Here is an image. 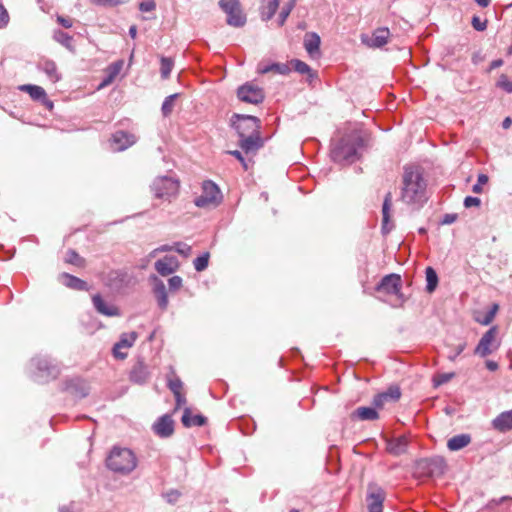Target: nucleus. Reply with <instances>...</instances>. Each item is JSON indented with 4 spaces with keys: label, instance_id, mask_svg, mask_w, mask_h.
I'll return each mask as SVG.
<instances>
[{
    "label": "nucleus",
    "instance_id": "obj_16",
    "mask_svg": "<svg viewBox=\"0 0 512 512\" xmlns=\"http://www.w3.org/2000/svg\"><path fill=\"white\" fill-rule=\"evenodd\" d=\"M379 410L373 407H358L351 414L350 418L352 421H374L379 419Z\"/></svg>",
    "mask_w": 512,
    "mask_h": 512
},
{
    "label": "nucleus",
    "instance_id": "obj_37",
    "mask_svg": "<svg viewBox=\"0 0 512 512\" xmlns=\"http://www.w3.org/2000/svg\"><path fill=\"white\" fill-rule=\"evenodd\" d=\"M19 90L22 92L29 93L30 96H37V97L46 96L45 90L42 87L37 86V85H22V86H19Z\"/></svg>",
    "mask_w": 512,
    "mask_h": 512
},
{
    "label": "nucleus",
    "instance_id": "obj_27",
    "mask_svg": "<svg viewBox=\"0 0 512 512\" xmlns=\"http://www.w3.org/2000/svg\"><path fill=\"white\" fill-rule=\"evenodd\" d=\"M279 7V0H262L260 8L261 18L264 21L270 20Z\"/></svg>",
    "mask_w": 512,
    "mask_h": 512
},
{
    "label": "nucleus",
    "instance_id": "obj_26",
    "mask_svg": "<svg viewBox=\"0 0 512 512\" xmlns=\"http://www.w3.org/2000/svg\"><path fill=\"white\" fill-rule=\"evenodd\" d=\"M471 443V436L469 434H459L450 438L447 442V447L450 451H458Z\"/></svg>",
    "mask_w": 512,
    "mask_h": 512
},
{
    "label": "nucleus",
    "instance_id": "obj_49",
    "mask_svg": "<svg viewBox=\"0 0 512 512\" xmlns=\"http://www.w3.org/2000/svg\"><path fill=\"white\" fill-rule=\"evenodd\" d=\"M471 24L476 31H484L487 28V20H481L478 16H473Z\"/></svg>",
    "mask_w": 512,
    "mask_h": 512
},
{
    "label": "nucleus",
    "instance_id": "obj_52",
    "mask_svg": "<svg viewBox=\"0 0 512 512\" xmlns=\"http://www.w3.org/2000/svg\"><path fill=\"white\" fill-rule=\"evenodd\" d=\"M257 72L259 74L273 73V63L260 62L257 66Z\"/></svg>",
    "mask_w": 512,
    "mask_h": 512
},
{
    "label": "nucleus",
    "instance_id": "obj_39",
    "mask_svg": "<svg viewBox=\"0 0 512 512\" xmlns=\"http://www.w3.org/2000/svg\"><path fill=\"white\" fill-rule=\"evenodd\" d=\"M209 257L210 254L208 252L197 257L193 262L195 270L198 272L204 271L208 267Z\"/></svg>",
    "mask_w": 512,
    "mask_h": 512
},
{
    "label": "nucleus",
    "instance_id": "obj_56",
    "mask_svg": "<svg viewBox=\"0 0 512 512\" xmlns=\"http://www.w3.org/2000/svg\"><path fill=\"white\" fill-rule=\"evenodd\" d=\"M173 395H174L175 401H176V406H175L176 410L186 404V397L183 392H181L179 394H173Z\"/></svg>",
    "mask_w": 512,
    "mask_h": 512
},
{
    "label": "nucleus",
    "instance_id": "obj_48",
    "mask_svg": "<svg viewBox=\"0 0 512 512\" xmlns=\"http://www.w3.org/2000/svg\"><path fill=\"white\" fill-rule=\"evenodd\" d=\"M169 290L177 291L183 285V280L180 276H173L168 280Z\"/></svg>",
    "mask_w": 512,
    "mask_h": 512
},
{
    "label": "nucleus",
    "instance_id": "obj_4",
    "mask_svg": "<svg viewBox=\"0 0 512 512\" xmlns=\"http://www.w3.org/2000/svg\"><path fill=\"white\" fill-rule=\"evenodd\" d=\"M107 467L119 474H129L137 466V457L128 448L113 447L107 460Z\"/></svg>",
    "mask_w": 512,
    "mask_h": 512
},
{
    "label": "nucleus",
    "instance_id": "obj_38",
    "mask_svg": "<svg viewBox=\"0 0 512 512\" xmlns=\"http://www.w3.org/2000/svg\"><path fill=\"white\" fill-rule=\"evenodd\" d=\"M290 65L291 67L298 73L300 74H307L309 76H311V68L309 67V65H307L305 62L301 61V60H298V59H293L291 60L290 62Z\"/></svg>",
    "mask_w": 512,
    "mask_h": 512
},
{
    "label": "nucleus",
    "instance_id": "obj_21",
    "mask_svg": "<svg viewBox=\"0 0 512 512\" xmlns=\"http://www.w3.org/2000/svg\"><path fill=\"white\" fill-rule=\"evenodd\" d=\"M182 424L187 427L203 426L206 424L207 419L201 414L193 415L190 408H185L181 418Z\"/></svg>",
    "mask_w": 512,
    "mask_h": 512
},
{
    "label": "nucleus",
    "instance_id": "obj_55",
    "mask_svg": "<svg viewBox=\"0 0 512 512\" xmlns=\"http://www.w3.org/2000/svg\"><path fill=\"white\" fill-rule=\"evenodd\" d=\"M9 21V15L6 9L0 5V28H3L7 25Z\"/></svg>",
    "mask_w": 512,
    "mask_h": 512
},
{
    "label": "nucleus",
    "instance_id": "obj_51",
    "mask_svg": "<svg viewBox=\"0 0 512 512\" xmlns=\"http://www.w3.org/2000/svg\"><path fill=\"white\" fill-rule=\"evenodd\" d=\"M174 99L175 98H168L165 100V102L162 105V112L164 116H168L173 108H174Z\"/></svg>",
    "mask_w": 512,
    "mask_h": 512
},
{
    "label": "nucleus",
    "instance_id": "obj_13",
    "mask_svg": "<svg viewBox=\"0 0 512 512\" xmlns=\"http://www.w3.org/2000/svg\"><path fill=\"white\" fill-rule=\"evenodd\" d=\"M377 291L388 294H399L401 290V277L398 274L386 275L376 287Z\"/></svg>",
    "mask_w": 512,
    "mask_h": 512
},
{
    "label": "nucleus",
    "instance_id": "obj_50",
    "mask_svg": "<svg viewBox=\"0 0 512 512\" xmlns=\"http://www.w3.org/2000/svg\"><path fill=\"white\" fill-rule=\"evenodd\" d=\"M488 182V176L485 174H480L478 176L477 183L473 186L472 190L474 193L482 192V185H485Z\"/></svg>",
    "mask_w": 512,
    "mask_h": 512
},
{
    "label": "nucleus",
    "instance_id": "obj_14",
    "mask_svg": "<svg viewBox=\"0 0 512 512\" xmlns=\"http://www.w3.org/2000/svg\"><path fill=\"white\" fill-rule=\"evenodd\" d=\"M179 262L176 257L166 256L155 262L156 271L162 275L167 276L178 270Z\"/></svg>",
    "mask_w": 512,
    "mask_h": 512
},
{
    "label": "nucleus",
    "instance_id": "obj_47",
    "mask_svg": "<svg viewBox=\"0 0 512 512\" xmlns=\"http://www.w3.org/2000/svg\"><path fill=\"white\" fill-rule=\"evenodd\" d=\"M156 9L155 0H143L139 3V10L141 12H152Z\"/></svg>",
    "mask_w": 512,
    "mask_h": 512
},
{
    "label": "nucleus",
    "instance_id": "obj_8",
    "mask_svg": "<svg viewBox=\"0 0 512 512\" xmlns=\"http://www.w3.org/2000/svg\"><path fill=\"white\" fill-rule=\"evenodd\" d=\"M498 327L492 326L484 333L478 345L475 348V354L486 357L499 347L497 343Z\"/></svg>",
    "mask_w": 512,
    "mask_h": 512
},
{
    "label": "nucleus",
    "instance_id": "obj_6",
    "mask_svg": "<svg viewBox=\"0 0 512 512\" xmlns=\"http://www.w3.org/2000/svg\"><path fill=\"white\" fill-rule=\"evenodd\" d=\"M223 201V194L216 183L204 180L201 183V194L194 199L196 207L201 209L215 208Z\"/></svg>",
    "mask_w": 512,
    "mask_h": 512
},
{
    "label": "nucleus",
    "instance_id": "obj_31",
    "mask_svg": "<svg viewBox=\"0 0 512 512\" xmlns=\"http://www.w3.org/2000/svg\"><path fill=\"white\" fill-rule=\"evenodd\" d=\"M40 68L52 82H56L59 79L57 67L53 61L46 60L42 62Z\"/></svg>",
    "mask_w": 512,
    "mask_h": 512
},
{
    "label": "nucleus",
    "instance_id": "obj_40",
    "mask_svg": "<svg viewBox=\"0 0 512 512\" xmlns=\"http://www.w3.org/2000/svg\"><path fill=\"white\" fill-rule=\"evenodd\" d=\"M168 387L173 394L183 392V382L176 376L168 379Z\"/></svg>",
    "mask_w": 512,
    "mask_h": 512
},
{
    "label": "nucleus",
    "instance_id": "obj_5",
    "mask_svg": "<svg viewBox=\"0 0 512 512\" xmlns=\"http://www.w3.org/2000/svg\"><path fill=\"white\" fill-rule=\"evenodd\" d=\"M180 180L168 176L157 177L152 185L151 191L156 199L171 202L172 199L178 197L180 193Z\"/></svg>",
    "mask_w": 512,
    "mask_h": 512
},
{
    "label": "nucleus",
    "instance_id": "obj_9",
    "mask_svg": "<svg viewBox=\"0 0 512 512\" xmlns=\"http://www.w3.org/2000/svg\"><path fill=\"white\" fill-rule=\"evenodd\" d=\"M385 498L386 493L383 488L376 484H369L366 495L368 512H383Z\"/></svg>",
    "mask_w": 512,
    "mask_h": 512
},
{
    "label": "nucleus",
    "instance_id": "obj_20",
    "mask_svg": "<svg viewBox=\"0 0 512 512\" xmlns=\"http://www.w3.org/2000/svg\"><path fill=\"white\" fill-rule=\"evenodd\" d=\"M408 439L404 436H400L395 439H391L387 442V451L394 455L399 456L407 451Z\"/></svg>",
    "mask_w": 512,
    "mask_h": 512
},
{
    "label": "nucleus",
    "instance_id": "obj_15",
    "mask_svg": "<svg viewBox=\"0 0 512 512\" xmlns=\"http://www.w3.org/2000/svg\"><path fill=\"white\" fill-rule=\"evenodd\" d=\"M58 280L67 288L77 291H88L89 287L87 283L69 273H61L58 276Z\"/></svg>",
    "mask_w": 512,
    "mask_h": 512
},
{
    "label": "nucleus",
    "instance_id": "obj_10",
    "mask_svg": "<svg viewBox=\"0 0 512 512\" xmlns=\"http://www.w3.org/2000/svg\"><path fill=\"white\" fill-rule=\"evenodd\" d=\"M418 466L424 470L429 476H441L444 474L447 464L444 458L435 457L431 459L421 460Z\"/></svg>",
    "mask_w": 512,
    "mask_h": 512
},
{
    "label": "nucleus",
    "instance_id": "obj_62",
    "mask_svg": "<svg viewBox=\"0 0 512 512\" xmlns=\"http://www.w3.org/2000/svg\"><path fill=\"white\" fill-rule=\"evenodd\" d=\"M486 367L490 371H496L498 369V364L495 361L488 360V361H486Z\"/></svg>",
    "mask_w": 512,
    "mask_h": 512
},
{
    "label": "nucleus",
    "instance_id": "obj_60",
    "mask_svg": "<svg viewBox=\"0 0 512 512\" xmlns=\"http://www.w3.org/2000/svg\"><path fill=\"white\" fill-rule=\"evenodd\" d=\"M121 349L122 348L121 347H117L116 344L114 345L113 354H114L115 358H117V359H125L127 357V354L126 353H122Z\"/></svg>",
    "mask_w": 512,
    "mask_h": 512
},
{
    "label": "nucleus",
    "instance_id": "obj_53",
    "mask_svg": "<svg viewBox=\"0 0 512 512\" xmlns=\"http://www.w3.org/2000/svg\"><path fill=\"white\" fill-rule=\"evenodd\" d=\"M290 71V67L286 64L273 63V73L275 74H287Z\"/></svg>",
    "mask_w": 512,
    "mask_h": 512
},
{
    "label": "nucleus",
    "instance_id": "obj_58",
    "mask_svg": "<svg viewBox=\"0 0 512 512\" xmlns=\"http://www.w3.org/2000/svg\"><path fill=\"white\" fill-rule=\"evenodd\" d=\"M229 154L233 155L236 159H238L241 162V164L245 170L248 169V163L246 162V160L244 159V157L242 156V153L240 151H238V150L230 151Z\"/></svg>",
    "mask_w": 512,
    "mask_h": 512
},
{
    "label": "nucleus",
    "instance_id": "obj_12",
    "mask_svg": "<svg viewBox=\"0 0 512 512\" xmlns=\"http://www.w3.org/2000/svg\"><path fill=\"white\" fill-rule=\"evenodd\" d=\"M135 143L136 136L125 131H117L111 138V145L115 151H123Z\"/></svg>",
    "mask_w": 512,
    "mask_h": 512
},
{
    "label": "nucleus",
    "instance_id": "obj_18",
    "mask_svg": "<svg viewBox=\"0 0 512 512\" xmlns=\"http://www.w3.org/2000/svg\"><path fill=\"white\" fill-rule=\"evenodd\" d=\"M320 44L321 40L318 34L316 33H307L304 38V47L307 53L315 58L320 55Z\"/></svg>",
    "mask_w": 512,
    "mask_h": 512
},
{
    "label": "nucleus",
    "instance_id": "obj_3",
    "mask_svg": "<svg viewBox=\"0 0 512 512\" xmlns=\"http://www.w3.org/2000/svg\"><path fill=\"white\" fill-rule=\"evenodd\" d=\"M364 145L361 131L357 128L345 133L331 150L335 162H353L357 158V149Z\"/></svg>",
    "mask_w": 512,
    "mask_h": 512
},
{
    "label": "nucleus",
    "instance_id": "obj_34",
    "mask_svg": "<svg viewBox=\"0 0 512 512\" xmlns=\"http://www.w3.org/2000/svg\"><path fill=\"white\" fill-rule=\"evenodd\" d=\"M498 310H499V305L497 303H494L491 306V309L482 318H476V321L478 323H480L481 325L487 326L490 323H492Z\"/></svg>",
    "mask_w": 512,
    "mask_h": 512
},
{
    "label": "nucleus",
    "instance_id": "obj_23",
    "mask_svg": "<svg viewBox=\"0 0 512 512\" xmlns=\"http://www.w3.org/2000/svg\"><path fill=\"white\" fill-rule=\"evenodd\" d=\"M389 36H390V31L388 28H378L373 32V34L367 44L370 47L380 48V47L384 46L385 44H387Z\"/></svg>",
    "mask_w": 512,
    "mask_h": 512
},
{
    "label": "nucleus",
    "instance_id": "obj_35",
    "mask_svg": "<svg viewBox=\"0 0 512 512\" xmlns=\"http://www.w3.org/2000/svg\"><path fill=\"white\" fill-rule=\"evenodd\" d=\"M160 73L162 78L167 79L174 66V61L169 57H161Z\"/></svg>",
    "mask_w": 512,
    "mask_h": 512
},
{
    "label": "nucleus",
    "instance_id": "obj_24",
    "mask_svg": "<svg viewBox=\"0 0 512 512\" xmlns=\"http://www.w3.org/2000/svg\"><path fill=\"white\" fill-rule=\"evenodd\" d=\"M92 301L95 309L105 316H116L118 315V309L115 306L107 305L99 294L92 297Z\"/></svg>",
    "mask_w": 512,
    "mask_h": 512
},
{
    "label": "nucleus",
    "instance_id": "obj_32",
    "mask_svg": "<svg viewBox=\"0 0 512 512\" xmlns=\"http://www.w3.org/2000/svg\"><path fill=\"white\" fill-rule=\"evenodd\" d=\"M425 274H426V281H427L426 290L429 293H431L436 289V287L438 285V276H437L436 271L432 267H427Z\"/></svg>",
    "mask_w": 512,
    "mask_h": 512
},
{
    "label": "nucleus",
    "instance_id": "obj_63",
    "mask_svg": "<svg viewBox=\"0 0 512 512\" xmlns=\"http://www.w3.org/2000/svg\"><path fill=\"white\" fill-rule=\"evenodd\" d=\"M480 7L486 8L490 5L491 0H474Z\"/></svg>",
    "mask_w": 512,
    "mask_h": 512
},
{
    "label": "nucleus",
    "instance_id": "obj_7",
    "mask_svg": "<svg viewBox=\"0 0 512 512\" xmlns=\"http://www.w3.org/2000/svg\"><path fill=\"white\" fill-rule=\"evenodd\" d=\"M219 6L227 14V24L242 27L246 23V15L242 12L239 0H220Z\"/></svg>",
    "mask_w": 512,
    "mask_h": 512
},
{
    "label": "nucleus",
    "instance_id": "obj_57",
    "mask_svg": "<svg viewBox=\"0 0 512 512\" xmlns=\"http://www.w3.org/2000/svg\"><path fill=\"white\" fill-rule=\"evenodd\" d=\"M57 22L64 28H71L73 25V20L69 17L58 16Z\"/></svg>",
    "mask_w": 512,
    "mask_h": 512
},
{
    "label": "nucleus",
    "instance_id": "obj_43",
    "mask_svg": "<svg viewBox=\"0 0 512 512\" xmlns=\"http://www.w3.org/2000/svg\"><path fill=\"white\" fill-rule=\"evenodd\" d=\"M454 376H455V373H453V372L437 374L433 378L434 386L438 387L440 385H443V384L449 382L452 378H454Z\"/></svg>",
    "mask_w": 512,
    "mask_h": 512
},
{
    "label": "nucleus",
    "instance_id": "obj_29",
    "mask_svg": "<svg viewBox=\"0 0 512 512\" xmlns=\"http://www.w3.org/2000/svg\"><path fill=\"white\" fill-rule=\"evenodd\" d=\"M391 205H392V194H391V192H388L385 196V199L383 202V207H382V215H383L382 229L385 232H389L391 229L390 227H388L389 222H390Z\"/></svg>",
    "mask_w": 512,
    "mask_h": 512
},
{
    "label": "nucleus",
    "instance_id": "obj_44",
    "mask_svg": "<svg viewBox=\"0 0 512 512\" xmlns=\"http://www.w3.org/2000/svg\"><path fill=\"white\" fill-rule=\"evenodd\" d=\"M174 250L184 257H189L191 255L192 248L185 243L177 242L174 245Z\"/></svg>",
    "mask_w": 512,
    "mask_h": 512
},
{
    "label": "nucleus",
    "instance_id": "obj_19",
    "mask_svg": "<svg viewBox=\"0 0 512 512\" xmlns=\"http://www.w3.org/2000/svg\"><path fill=\"white\" fill-rule=\"evenodd\" d=\"M124 66L123 60H118L110 64L105 70V76L100 83L99 87H104L111 84L115 78L120 74Z\"/></svg>",
    "mask_w": 512,
    "mask_h": 512
},
{
    "label": "nucleus",
    "instance_id": "obj_36",
    "mask_svg": "<svg viewBox=\"0 0 512 512\" xmlns=\"http://www.w3.org/2000/svg\"><path fill=\"white\" fill-rule=\"evenodd\" d=\"M137 339V333L131 332L129 334H122L119 342L116 343L117 347L131 348Z\"/></svg>",
    "mask_w": 512,
    "mask_h": 512
},
{
    "label": "nucleus",
    "instance_id": "obj_46",
    "mask_svg": "<svg viewBox=\"0 0 512 512\" xmlns=\"http://www.w3.org/2000/svg\"><path fill=\"white\" fill-rule=\"evenodd\" d=\"M55 39L66 47H69L72 41V37L61 30L55 32Z\"/></svg>",
    "mask_w": 512,
    "mask_h": 512
},
{
    "label": "nucleus",
    "instance_id": "obj_54",
    "mask_svg": "<svg viewBox=\"0 0 512 512\" xmlns=\"http://www.w3.org/2000/svg\"><path fill=\"white\" fill-rule=\"evenodd\" d=\"M481 201L477 197L468 196L464 200V205L466 208L470 207H478L480 205Z\"/></svg>",
    "mask_w": 512,
    "mask_h": 512
},
{
    "label": "nucleus",
    "instance_id": "obj_61",
    "mask_svg": "<svg viewBox=\"0 0 512 512\" xmlns=\"http://www.w3.org/2000/svg\"><path fill=\"white\" fill-rule=\"evenodd\" d=\"M502 65H503V60H502V59H496V60H493V61L491 62V64H490V66H489L488 71L490 72V71H492V70H494V69H496V68L501 67Z\"/></svg>",
    "mask_w": 512,
    "mask_h": 512
},
{
    "label": "nucleus",
    "instance_id": "obj_42",
    "mask_svg": "<svg viewBox=\"0 0 512 512\" xmlns=\"http://www.w3.org/2000/svg\"><path fill=\"white\" fill-rule=\"evenodd\" d=\"M497 86L501 88L506 93H512V80L508 78V76L502 74L498 81Z\"/></svg>",
    "mask_w": 512,
    "mask_h": 512
},
{
    "label": "nucleus",
    "instance_id": "obj_59",
    "mask_svg": "<svg viewBox=\"0 0 512 512\" xmlns=\"http://www.w3.org/2000/svg\"><path fill=\"white\" fill-rule=\"evenodd\" d=\"M35 101L39 102L41 105H43L44 107H46L47 109L49 110H52L53 108V103L52 101H50L49 98H33Z\"/></svg>",
    "mask_w": 512,
    "mask_h": 512
},
{
    "label": "nucleus",
    "instance_id": "obj_64",
    "mask_svg": "<svg viewBox=\"0 0 512 512\" xmlns=\"http://www.w3.org/2000/svg\"><path fill=\"white\" fill-rule=\"evenodd\" d=\"M511 124H512V120H511V118H510V117H506V118L503 120V122H502V127H503L504 129H508V128H510V127H511Z\"/></svg>",
    "mask_w": 512,
    "mask_h": 512
},
{
    "label": "nucleus",
    "instance_id": "obj_1",
    "mask_svg": "<svg viewBox=\"0 0 512 512\" xmlns=\"http://www.w3.org/2000/svg\"><path fill=\"white\" fill-rule=\"evenodd\" d=\"M232 123L239 135L241 149L245 154H255L264 144L260 120L250 115L234 114Z\"/></svg>",
    "mask_w": 512,
    "mask_h": 512
},
{
    "label": "nucleus",
    "instance_id": "obj_2",
    "mask_svg": "<svg viewBox=\"0 0 512 512\" xmlns=\"http://www.w3.org/2000/svg\"><path fill=\"white\" fill-rule=\"evenodd\" d=\"M426 181L419 167L406 166L402 175L401 200L407 205H421L426 201Z\"/></svg>",
    "mask_w": 512,
    "mask_h": 512
},
{
    "label": "nucleus",
    "instance_id": "obj_45",
    "mask_svg": "<svg viewBox=\"0 0 512 512\" xmlns=\"http://www.w3.org/2000/svg\"><path fill=\"white\" fill-rule=\"evenodd\" d=\"M93 4L103 7H116L125 2L123 0H91Z\"/></svg>",
    "mask_w": 512,
    "mask_h": 512
},
{
    "label": "nucleus",
    "instance_id": "obj_30",
    "mask_svg": "<svg viewBox=\"0 0 512 512\" xmlns=\"http://www.w3.org/2000/svg\"><path fill=\"white\" fill-rule=\"evenodd\" d=\"M64 261L65 263L71 264L78 268H84L86 266L85 258L80 256L79 253L73 249L67 250Z\"/></svg>",
    "mask_w": 512,
    "mask_h": 512
},
{
    "label": "nucleus",
    "instance_id": "obj_33",
    "mask_svg": "<svg viewBox=\"0 0 512 512\" xmlns=\"http://www.w3.org/2000/svg\"><path fill=\"white\" fill-rule=\"evenodd\" d=\"M260 92V89L252 82L246 83L242 86H240L237 90V96H249L250 94H254L255 96H258V93Z\"/></svg>",
    "mask_w": 512,
    "mask_h": 512
},
{
    "label": "nucleus",
    "instance_id": "obj_25",
    "mask_svg": "<svg viewBox=\"0 0 512 512\" xmlns=\"http://www.w3.org/2000/svg\"><path fill=\"white\" fill-rule=\"evenodd\" d=\"M493 427L500 431L505 432L512 429V410L506 411L498 415L493 420Z\"/></svg>",
    "mask_w": 512,
    "mask_h": 512
},
{
    "label": "nucleus",
    "instance_id": "obj_41",
    "mask_svg": "<svg viewBox=\"0 0 512 512\" xmlns=\"http://www.w3.org/2000/svg\"><path fill=\"white\" fill-rule=\"evenodd\" d=\"M294 5H295V2H294V0H292L282 8V10L279 14V20H278L279 26L284 25L286 19L288 18L292 9L294 8Z\"/></svg>",
    "mask_w": 512,
    "mask_h": 512
},
{
    "label": "nucleus",
    "instance_id": "obj_28",
    "mask_svg": "<svg viewBox=\"0 0 512 512\" xmlns=\"http://www.w3.org/2000/svg\"><path fill=\"white\" fill-rule=\"evenodd\" d=\"M149 373L143 363L136 364L130 372V380L135 383H144L148 379Z\"/></svg>",
    "mask_w": 512,
    "mask_h": 512
},
{
    "label": "nucleus",
    "instance_id": "obj_17",
    "mask_svg": "<svg viewBox=\"0 0 512 512\" xmlns=\"http://www.w3.org/2000/svg\"><path fill=\"white\" fill-rule=\"evenodd\" d=\"M154 430L161 437H169L174 431V422L170 416H162L155 424Z\"/></svg>",
    "mask_w": 512,
    "mask_h": 512
},
{
    "label": "nucleus",
    "instance_id": "obj_22",
    "mask_svg": "<svg viewBox=\"0 0 512 512\" xmlns=\"http://www.w3.org/2000/svg\"><path fill=\"white\" fill-rule=\"evenodd\" d=\"M153 279H154L153 291L156 296L158 305L162 310H165L168 306V296H167V292H166V287H165L164 283L161 280H159L157 277H153Z\"/></svg>",
    "mask_w": 512,
    "mask_h": 512
},
{
    "label": "nucleus",
    "instance_id": "obj_11",
    "mask_svg": "<svg viewBox=\"0 0 512 512\" xmlns=\"http://www.w3.org/2000/svg\"><path fill=\"white\" fill-rule=\"evenodd\" d=\"M401 397V390L398 386H390L387 391L376 395L373 398V406L382 410L387 402H397Z\"/></svg>",
    "mask_w": 512,
    "mask_h": 512
}]
</instances>
